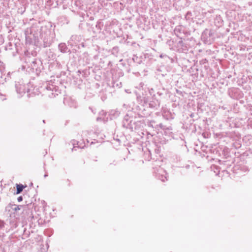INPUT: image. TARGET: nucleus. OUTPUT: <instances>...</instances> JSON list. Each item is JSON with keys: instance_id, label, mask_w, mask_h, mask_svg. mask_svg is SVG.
I'll use <instances>...</instances> for the list:
<instances>
[{"instance_id": "34", "label": "nucleus", "mask_w": 252, "mask_h": 252, "mask_svg": "<svg viewBox=\"0 0 252 252\" xmlns=\"http://www.w3.org/2000/svg\"><path fill=\"white\" fill-rule=\"evenodd\" d=\"M117 21H115V20H113L111 21V26L114 24H115L116 23H117Z\"/></svg>"}, {"instance_id": "19", "label": "nucleus", "mask_w": 252, "mask_h": 252, "mask_svg": "<svg viewBox=\"0 0 252 252\" xmlns=\"http://www.w3.org/2000/svg\"><path fill=\"white\" fill-rule=\"evenodd\" d=\"M78 72H79L81 74L80 76V78H86L88 77L89 75L90 74V71L89 69H84L82 71H80V70L78 71Z\"/></svg>"}, {"instance_id": "8", "label": "nucleus", "mask_w": 252, "mask_h": 252, "mask_svg": "<svg viewBox=\"0 0 252 252\" xmlns=\"http://www.w3.org/2000/svg\"><path fill=\"white\" fill-rule=\"evenodd\" d=\"M156 177L162 182H164L167 180V173L160 167H158L156 170H155Z\"/></svg>"}, {"instance_id": "13", "label": "nucleus", "mask_w": 252, "mask_h": 252, "mask_svg": "<svg viewBox=\"0 0 252 252\" xmlns=\"http://www.w3.org/2000/svg\"><path fill=\"white\" fill-rule=\"evenodd\" d=\"M47 56L49 61H54L56 60L57 55L51 49H49L46 52Z\"/></svg>"}, {"instance_id": "33", "label": "nucleus", "mask_w": 252, "mask_h": 252, "mask_svg": "<svg viewBox=\"0 0 252 252\" xmlns=\"http://www.w3.org/2000/svg\"><path fill=\"white\" fill-rule=\"evenodd\" d=\"M79 45L81 46L82 47H85L86 46V44L84 42H82Z\"/></svg>"}, {"instance_id": "40", "label": "nucleus", "mask_w": 252, "mask_h": 252, "mask_svg": "<svg viewBox=\"0 0 252 252\" xmlns=\"http://www.w3.org/2000/svg\"><path fill=\"white\" fill-rule=\"evenodd\" d=\"M90 19H91V20H93L94 18H93V17H91L90 18Z\"/></svg>"}, {"instance_id": "30", "label": "nucleus", "mask_w": 252, "mask_h": 252, "mask_svg": "<svg viewBox=\"0 0 252 252\" xmlns=\"http://www.w3.org/2000/svg\"><path fill=\"white\" fill-rule=\"evenodd\" d=\"M118 5H120V9L122 10V6H123V4L122 3L120 2H114V6H118Z\"/></svg>"}, {"instance_id": "11", "label": "nucleus", "mask_w": 252, "mask_h": 252, "mask_svg": "<svg viewBox=\"0 0 252 252\" xmlns=\"http://www.w3.org/2000/svg\"><path fill=\"white\" fill-rule=\"evenodd\" d=\"M161 113L163 117L167 120L174 119V114H172L169 110L165 108H162Z\"/></svg>"}, {"instance_id": "22", "label": "nucleus", "mask_w": 252, "mask_h": 252, "mask_svg": "<svg viewBox=\"0 0 252 252\" xmlns=\"http://www.w3.org/2000/svg\"><path fill=\"white\" fill-rule=\"evenodd\" d=\"M26 187V186H24L23 185L21 184H17L16 185V188H17V191L16 194H19L21 193L23 189Z\"/></svg>"}, {"instance_id": "35", "label": "nucleus", "mask_w": 252, "mask_h": 252, "mask_svg": "<svg viewBox=\"0 0 252 252\" xmlns=\"http://www.w3.org/2000/svg\"><path fill=\"white\" fill-rule=\"evenodd\" d=\"M117 50H118V49L117 48L114 47L113 48V52H114V51L117 52Z\"/></svg>"}, {"instance_id": "23", "label": "nucleus", "mask_w": 252, "mask_h": 252, "mask_svg": "<svg viewBox=\"0 0 252 252\" xmlns=\"http://www.w3.org/2000/svg\"><path fill=\"white\" fill-rule=\"evenodd\" d=\"M70 39L72 41H74L75 44H77V42H76L75 41H79L81 39V36L80 35H73L71 37Z\"/></svg>"}, {"instance_id": "29", "label": "nucleus", "mask_w": 252, "mask_h": 252, "mask_svg": "<svg viewBox=\"0 0 252 252\" xmlns=\"http://www.w3.org/2000/svg\"><path fill=\"white\" fill-rule=\"evenodd\" d=\"M113 56H114V59H113V62H114V63H117L118 62V60H116L117 56L114 55ZM122 61V59H120L118 60L119 62H121Z\"/></svg>"}, {"instance_id": "7", "label": "nucleus", "mask_w": 252, "mask_h": 252, "mask_svg": "<svg viewBox=\"0 0 252 252\" xmlns=\"http://www.w3.org/2000/svg\"><path fill=\"white\" fill-rule=\"evenodd\" d=\"M206 14V13L203 12V9H201V8L197 7L195 8L193 11V16L195 22L198 23V22H197V20H198L200 21V24L203 22L202 19L205 17Z\"/></svg>"}, {"instance_id": "14", "label": "nucleus", "mask_w": 252, "mask_h": 252, "mask_svg": "<svg viewBox=\"0 0 252 252\" xmlns=\"http://www.w3.org/2000/svg\"><path fill=\"white\" fill-rule=\"evenodd\" d=\"M58 49L62 53H65L70 52V51L68 49L67 45L65 43H61L58 45Z\"/></svg>"}, {"instance_id": "1", "label": "nucleus", "mask_w": 252, "mask_h": 252, "mask_svg": "<svg viewBox=\"0 0 252 252\" xmlns=\"http://www.w3.org/2000/svg\"><path fill=\"white\" fill-rule=\"evenodd\" d=\"M53 31L51 23L40 27L33 25L25 31L26 42L43 48L49 47L53 43L55 37Z\"/></svg>"}, {"instance_id": "4", "label": "nucleus", "mask_w": 252, "mask_h": 252, "mask_svg": "<svg viewBox=\"0 0 252 252\" xmlns=\"http://www.w3.org/2000/svg\"><path fill=\"white\" fill-rule=\"evenodd\" d=\"M175 34L180 39L185 40V38L190 34V31L183 25L177 26L174 30Z\"/></svg>"}, {"instance_id": "27", "label": "nucleus", "mask_w": 252, "mask_h": 252, "mask_svg": "<svg viewBox=\"0 0 252 252\" xmlns=\"http://www.w3.org/2000/svg\"><path fill=\"white\" fill-rule=\"evenodd\" d=\"M102 26V25L101 22H97L96 24L95 25V28L97 29L98 32L101 29Z\"/></svg>"}, {"instance_id": "16", "label": "nucleus", "mask_w": 252, "mask_h": 252, "mask_svg": "<svg viewBox=\"0 0 252 252\" xmlns=\"http://www.w3.org/2000/svg\"><path fill=\"white\" fill-rule=\"evenodd\" d=\"M0 71L1 73L0 78H4L6 77L5 75L7 74L5 70L4 64L2 62H0Z\"/></svg>"}, {"instance_id": "38", "label": "nucleus", "mask_w": 252, "mask_h": 252, "mask_svg": "<svg viewBox=\"0 0 252 252\" xmlns=\"http://www.w3.org/2000/svg\"><path fill=\"white\" fill-rule=\"evenodd\" d=\"M181 0H174V3H177L180 1Z\"/></svg>"}, {"instance_id": "20", "label": "nucleus", "mask_w": 252, "mask_h": 252, "mask_svg": "<svg viewBox=\"0 0 252 252\" xmlns=\"http://www.w3.org/2000/svg\"><path fill=\"white\" fill-rule=\"evenodd\" d=\"M149 106L152 108H157L159 106V102L158 100L155 99L154 101L150 102Z\"/></svg>"}, {"instance_id": "17", "label": "nucleus", "mask_w": 252, "mask_h": 252, "mask_svg": "<svg viewBox=\"0 0 252 252\" xmlns=\"http://www.w3.org/2000/svg\"><path fill=\"white\" fill-rule=\"evenodd\" d=\"M185 19L187 21H190L193 22H195L194 19L193 13L190 11H188L185 15Z\"/></svg>"}, {"instance_id": "10", "label": "nucleus", "mask_w": 252, "mask_h": 252, "mask_svg": "<svg viewBox=\"0 0 252 252\" xmlns=\"http://www.w3.org/2000/svg\"><path fill=\"white\" fill-rule=\"evenodd\" d=\"M168 73V70L164 66H160V67L157 68L156 71V74L157 76V78L164 77L167 75Z\"/></svg>"}, {"instance_id": "9", "label": "nucleus", "mask_w": 252, "mask_h": 252, "mask_svg": "<svg viewBox=\"0 0 252 252\" xmlns=\"http://www.w3.org/2000/svg\"><path fill=\"white\" fill-rule=\"evenodd\" d=\"M134 124V123L133 122L132 118L129 117L128 115H125L123 121V126L126 128L132 129Z\"/></svg>"}, {"instance_id": "15", "label": "nucleus", "mask_w": 252, "mask_h": 252, "mask_svg": "<svg viewBox=\"0 0 252 252\" xmlns=\"http://www.w3.org/2000/svg\"><path fill=\"white\" fill-rule=\"evenodd\" d=\"M20 73L19 70L17 71H14L12 72H8L6 74V77L4 79H6L7 78H15L19 77V74Z\"/></svg>"}, {"instance_id": "36", "label": "nucleus", "mask_w": 252, "mask_h": 252, "mask_svg": "<svg viewBox=\"0 0 252 252\" xmlns=\"http://www.w3.org/2000/svg\"><path fill=\"white\" fill-rule=\"evenodd\" d=\"M22 200V197L21 196L19 197L18 198V200L19 201H21Z\"/></svg>"}, {"instance_id": "21", "label": "nucleus", "mask_w": 252, "mask_h": 252, "mask_svg": "<svg viewBox=\"0 0 252 252\" xmlns=\"http://www.w3.org/2000/svg\"><path fill=\"white\" fill-rule=\"evenodd\" d=\"M120 114V111L116 109L115 110H111V118L113 117L114 118H116L118 117Z\"/></svg>"}, {"instance_id": "37", "label": "nucleus", "mask_w": 252, "mask_h": 252, "mask_svg": "<svg viewBox=\"0 0 252 252\" xmlns=\"http://www.w3.org/2000/svg\"><path fill=\"white\" fill-rule=\"evenodd\" d=\"M32 63H36V61L34 59H33V61H32Z\"/></svg>"}, {"instance_id": "31", "label": "nucleus", "mask_w": 252, "mask_h": 252, "mask_svg": "<svg viewBox=\"0 0 252 252\" xmlns=\"http://www.w3.org/2000/svg\"><path fill=\"white\" fill-rule=\"evenodd\" d=\"M56 62V66H57L59 68H61L62 67L61 64L60 63L59 61H58L57 60L55 61Z\"/></svg>"}, {"instance_id": "39", "label": "nucleus", "mask_w": 252, "mask_h": 252, "mask_svg": "<svg viewBox=\"0 0 252 252\" xmlns=\"http://www.w3.org/2000/svg\"><path fill=\"white\" fill-rule=\"evenodd\" d=\"M149 93L150 94V95H151V91L149 90Z\"/></svg>"}, {"instance_id": "6", "label": "nucleus", "mask_w": 252, "mask_h": 252, "mask_svg": "<svg viewBox=\"0 0 252 252\" xmlns=\"http://www.w3.org/2000/svg\"><path fill=\"white\" fill-rule=\"evenodd\" d=\"M189 49V45L185 43L182 39H180L175 43L174 50L179 53H187Z\"/></svg>"}, {"instance_id": "24", "label": "nucleus", "mask_w": 252, "mask_h": 252, "mask_svg": "<svg viewBox=\"0 0 252 252\" xmlns=\"http://www.w3.org/2000/svg\"><path fill=\"white\" fill-rule=\"evenodd\" d=\"M132 60L134 61V62L137 63L138 64H140L142 63V59L140 58H139L137 56L134 55L132 58Z\"/></svg>"}, {"instance_id": "42", "label": "nucleus", "mask_w": 252, "mask_h": 252, "mask_svg": "<svg viewBox=\"0 0 252 252\" xmlns=\"http://www.w3.org/2000/svg\"><path fill=\"white\" fill-rule=\"evenodd\" d=\"M235 92H238V90H235Z\"/></svg>"}, {"instance_id": "25", "label": "nucleus", "mask_w": 252, "mask_h": 252, "mask_svg": "<svg viewBox=\"0 0 252 252\" xmlns=\"http://www.w3.org/2000/svg\"><path fill=\"white\" fill-rule=\"evenodd\" d=\"M200 64L201 65H204V67L207 68V67H208V66L207 64H208V60L206 59H203L199 62Z\"/></svg>"}, {"instance_id": "32", "label": "nucleus", "mask_w": 252, "mask_h": 252, "mask_svg": "<svg viewBox=\"0 0 252 252\" xmlns=\"http://www.w3.org/2000/svg\"><path fill=\"white\" fill-rule=\"evenodd\" d=\"M14 211H17L20 209L19 206H16L13 209Z\"/></svg>"}, {"instance_id": "18", "label": "nucleus", "mask_w": 252, "mask_h": 252, "mask_svg": "<svg viewBox=\"0 0 252 252\" xmlns=\"http://www.w3.org/2000/svg\"><path fill=\"white\" fill-rule=\"evenodd\" d=\"M112 78H117L122 77L124 75V73L122 72L121 69H118L116 70V72H112Z\"/></svg>"}, {"instance_id": "41", "label": "nucleus", "mask_w": 252, "mask_h": 252, "mask_svg": "<svg viewBox=\"0 0 252 252\" xmlns=\"http://www.w3.org/2000/svg\"><path fill=\"white\" fill-rule=\"evenodd\" d=\"M110 64V61H109V63H108V64L109 65V64Z\"/></svg>"}, {"instance_id": "28", "label": "nucleus", "mask_w": 252, "mask_h": 252, "mask_svg": "<svg viewBox=\"0 0 252 252\" xmlns=\"http://www.w3.org/2000/svg\"><path fill=\"white\" fill-rule=\"evenodd\" d=\"M12 44H11V43H9L5 47V49L6 50H12Z\"/></svg>"}, {"instance_id": "5", "label": "nucleus", "mask_w": 252, "mask_h": 252, "mask_svg": "<svg viewBox=\"0 0 252 252\" xmlns=\"http://www.w3.org/2000/svg\"><path fill=\"white\" fill-rule=\"evenodd\" d=\"M201 38L205 43H211L215 38L213 31L207 29H205L202 33Z\"/></svg>"}, {"instance_id": "2", "label": "nucleus", "mask_w": 252, "mask_h": 252, "mask_svg": "<svg viewBox=\"0 0 252 252\" xmlns=\"http://www.w3.org/2000/svg\"><path fill=\"white\" fill-rule=\"evenodd\" d=\"M135 88L138 89L139 91H144L145 94L143 92L141 93L137 92V91L135 92L136 95L137 96V100L139 102V103L144 104H146L148 102L149 100V96L146 93V90H149V88L146 87V86L144 85L142 82H140L138 86H135Z\"/></svg>"}, {"instance_id": "26", "label": "nucleus", "mask_w": 252, "mask_h": 252, "mask_svg": "<svg viewBox=\"0 0 252 252\" xmlns=\"http://www.w3.org/2000/svg\"><path fill=\"white\" fill-rule=\"evenodd\" d=\"M159 57L160 58H163L166 61L168 60H170L171 59L169 57H168L167 55H166L165 54H161L160 55Z\"/></svg>"}, {"instance_id": "3", "label": "nucleus", "mask_w": 252, "mask_h": 252, "mask_svg": "<svg viewBox=\"0 0 252 252\" xmlns=\"http://www.w3.org/2000/svg\"><path fill=\"white\" fill-rule=\"evenodd\" d=\"M135 88L138 89L139 91H144L145 94L143 92L141 93L137 92V91L135 92L136 95L137 96V100L139 102V103L144 104H146L148 102L149 100V96L146 93V90H149V88L146 87V86L144 85L142 82H140L138 86H135Z\"/></svg>"}, {"instance_id": "12", "label": "nucleus", "mask_w": 252, "mask_h": 252, "mask_svg": "<svg viewBox=\"0 0 252 252\" xmlns=\"http://www.w3.org/2000/svg\"><path fill=\"white\" fill-rule=\"evenodd\" d=\"M214 23L218 28L222 27L223 25V20L222 17L220 15H217L214 18Z\"/></svg>"}]
</instances>
